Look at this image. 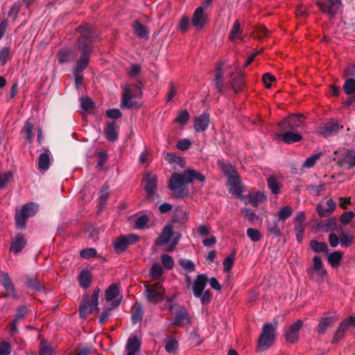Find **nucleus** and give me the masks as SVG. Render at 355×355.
Instances as JSON below:
<instances>
[{"label": "nucleus", "mask_w": 355, "mask_h": 355, "mask_svg": "<svg viewBox=\"0 0 355 355\" xmlns=\"http://www.w3.org/2000/svg\"><path fill=\"white\" fill-rule=\"evenodd\" d=\"M354 214L352 211H345L343 213L340 217V220L343 225L349 224L352 218H354Z\"/></svg>", "instance_id": "nucleus-61"}, {"label": "nucleus", "mask_w": 355, "mask_h": 355, "mask_svg": "<svg viewBox=\"0 0 355 355\" xmlns=\"http://www.w3.org/2000/svg\"><path fill=\"white\" fill-rule=\"evenodd\" d=\"M166 159L168 162L169 164H173V163H175L180 166H182L183 164V159L177 156L174 153H168L166 154Z\"/></svg>", "instance_id": "nucleus-57"}, {"label": "nucleus", "mask_w": 355, "mask_h": 355, "mask_svg": "<svg viewBox=\"0 0 355 355\" xmlns=\"http://www.w3.org/2000/svg\"><path fill=\"white\" fill-rule=\"evenodd\" d=\"M268 187L271 193L277 195L280 193L281 184L275 178H270L267 180Z\"/></svg>", "instance_id": "nucleus-44"}, {"label": "nucleus", "mask_w": 355, "mask_h": 355, "mask_svg": "<svg viewBox=\"0 0 355 355\" xmlns=\"http://www.w3.org/2000/svg\"><path fill=\"white\" fill-rule=\"evenodd\" d=\"M13 175L11 171H6L0 173V189L4 188L8 182L12 179Z\"/></svg>", "instance_id": "nucleus-51"}, {"label": "nucleus", "mask_w": 355, "mask_h": 355, "mask_svg": "<svg viewBox=\"0 0 355 355\" xmlns=\"http://www.w3.org/2000/svg\"><path fill=\"white\" fill-rule=\"evenodd\" d=\"M0 282L5 289H11L14 293V285L8 272L5 271L0 272Z\"/></svg>", "instance_id": "nucleus-38"}, {"label": "nucleus", "mask_w": 355, "mask_h": 355, "mask_svg": "<svg viewBox=\"0 0 355 355\" xmlns=\"http://www.w3.org/2000/svg\"><path fill=\"white\" fill-rule=\"evenodd\" d=\"M129 92L130 94H132V96L135 98H139L141 97L142 95V90L140 85L137 84L133 85H126L123 88V92Z\"/></svg>", "instance_id": "nucleus-35"}, {"label": "nucleus", "mask_w": 355, "mask_h": 355, "mask_svg": "<svg viewBox=\"0 0 355 355\" xmlns=\"http://www.w3.org/2000/svg\"><path fill=\"white\" fill-rule=\"evenodd\" d=\"M179 348L178 342L172 338H167L166 340L165 349L170 354H175Z\"/></svg>", "instance_id": "nucleus-41"}, {"label": "nucleus", "mask_w": 355, "mask_h": 355, "mask_svg": "<svg viewBox=\"0 0 355 355\" xmlns=\"http://www.w3.org/2000/svg\"><path fill=\"white\" fill-rule=\"evenodd\" d=\"M144 315V311L141 304L135 305L133 312L131 315L132 323L137 324L142 320Z\"/></svg>", "instance_id": "nucleus-42"}, {"label": "nucleus", "mask_w": 355, "mask_h": 355, "mask_svg": "<svg viewBox=\"0 0 355 355\" xmlns=\"http://www.w3.org/2000/svg\"><path fill=\"white\" fill-rule=\"evenodd\" d=\"M133 30L135 34L139 37H147L148 32L146 30L145 26L141 24V23L136 21L132 26Z\"/></svg>", "instance_id": "nucleus-45"}, {"label": "nucleus", "mask_w": 355, "mask_h": 355, "mask_svg": "<svg viewBox=\"0 0 355 355\" xmlns=\"http://www.w3.org/2000/svg\"><path fill=\"white\" fill-rule=\"evenodd\" d=\"M140 347L141 339L136 334H131L125 346L126 355H136Z\"/></svg>", "instance_id": "nucleus-17"}, {"label": "nucleus", "mask_w": 355, "mask_h": 355, "mask_svg": "<svg viewBox=\"0 0 355 355\" xmlns=\"http://www.w3.org/2000/svg\"><path fill=\"white\" fill-rule=\"evenodd\" d=\"M319 228L324 232H333L337 230V223L335 218H329L322 221L319 225Z\"/></svg>", "instance_id": "nucleus-29"}, {"label": "nucleus", "mask_w": 355, "mask_h": 355, "mask_svg": "<svg viewBox=\"0 0 355 355\" xmlns=\"http://www.w3.org/2000/svg\"><path fill=\"white\" fill-rule=\"evenodd\" d=\"M207 23L208 14L202 7H198L193 12L191 24L198 29H202Z\"/></svg>", "instance_id": "nucleus-12"}, {"label": "nucleus", "mask_w": 355, "mask_h": 355, "mask_svg": "<svg viewBox=\"0 0 355 355\" xmlns=\"http://www.w3.org/2000/svg\"><path fill=\"white\" fill-rule=\"evenodd\" d=\"M327 274V271L324 266L321 258L318 256H315L313 258V266L310 270L311 277L322 279Z\"/></svg>", "instance_id": "nucleus-13"}, {"label": "nucleus", "mask_w": 355, "mask_h": 355, "mask_svg": "<svg viewBox=\"0 0 355 355\" xmlns=\"http://www.w3.org/2000/svg\"><path fill=\"white\" fill-rule=\"evenodd\" d=\"M207 277L205 274L197 276L193 283L192 290L195 297L200 299L202 304H207L211 300V293L209 291H205L207 282Z\"/></svg>", "instance_id": "nucleus-5"}, {"label": "nucleus", "mask_w": 355, "mask_h": 355, "mask_svg": "<svg viewBox=\"0 0 355 355\" xmlns=\"http://www.w3.org/2000/svg\"><path fill=\"white\" fill-rule=\"evenodd\" d=\"M230 82L234 92H239L242 89L244 85L243 74L241 72L232 73L230 76Z\"/></svg>", "instance_id": "nucleus-22"}, {"label": "nucleus", "mask_w": 355, "mask_h": 355, "mask_svg": "<svg viewBox=\"0 0 355 355\" xmlns=\"http://www.w3.org/2000/svg\"><path fill=\"white\" fill-rule=\"evenodd\" d=\"M332 319L331 318H322L318 323L317 331L320 334H323L330 326Z\"/></svg>", "instance_id": "nucleus-46"}, {"label": "nucleus", "mask_w": 355, "mask_h": 355, "mask_svg": "<svg viewBox=\"0 0 355 355\" xmlns=\"http://www.w3.org/2000/svg\"><path fill=\"white\" fill-rule=\"evenodd\" d=\"M223 64L222 63L219 64L216 70H215V85L219 93H223L224 89V79H223Z\"/></svg>", "instance_id": "nucleus-26"}, {"label": "nucleus", "mask_w": 355, "mask_h": 355, "mask_svg": "<svg viewBox=\"0 0 355 355\" xmlns=\"http://www.w3.org/2000/svg\"><path fill=\"white\" fill-rule=\"evenodd\" d=\"M139 237L135 234L128 235H121L117 237L113 242V247L116 253H122L130 245H132L139 241Z\"/></svg>", "instance_id": "nucleus-8"}, {"label": "nucleus", "mask_w": 355, "mask_h": 355, "mask_svg": "<svg viewBox=\"0 0 355 355\" xmlns=\"http://www.w3.org/2000/svg\"><path fill=\"white\" fill-rule=\"evenodd\" d=\"M80 100L81 107L84 110L88 111L93 107V105H94L93 102L89 98L81 97L80 98Z\"/></svg>", "instance_id": "nucleus-62"}, {"label": "nucleus", "mask_w": 355, "mask_h": 355, "mask_svg": "<svg viewBox=\"0 0 355 355\" xmlns=\"http://www.w3.org/2000/svg\"><path fill=\"white\" fill-rule=\"evenodd\" d=\"M26 244V241L24 236L21 234H19L12 242L10 250L15 254H18L24 248Z\"/></svg>", "instance_id": "nucleus-25"}, {"label": "nucleus", "mask_w": 355, "mask_h": 355, "mask_svg": "<svg viewBox=\"0 0 355 355\" xmlns=\"http://www.w3.org/2000/svg\"><path fill=\"white\" fill-rule=\"evenodd\" d=\"M190 118L189 113L187 110H181L175 118V121L181 125H184Z\"/></svg>", "instance_id": "nucleus-48"}, {"label": "nucleus", "mask_w": 355, "mask_h": 355, "mask_svg": "<svg viewBox=\"0 0 355 355\" xmlns=\"http://www.w3.org/2000/svg\"><path fill=\"white\" fill-rule=\"evenodd\" d=\"M9 59H10V49L3 47L0 50V62L4 64Z\"/></svg>", "instance_id": "nucleus-60"}, {"label": "nucleus", "mask_w": 355, "mask_h": 355, "mask_svg": "<svg viewBox=\"0 0 355 355\" xmlns=\"http://www.w3.org/2000/svg\"><path fill=\"white\" fill-rule=\"evenodd\" d=\"M135 98L132 94H129V92H123V98L121 103V107L122 109H130L137 107V103L132 100Z\"/></svg>", "instance_id": "nucleus-32"}, {"label": "nucleus", "mask_w": 355, "mask_h": 355, "mask_svg": "<svg viewBox=\"0 0 355 355\" xmlns=\"http://www.w3.org/2000/svg\"><path fill=\"white\" fill-rule=\"evenodd\" d=\"M151 276L153 278L157 279L160 277L163 273V269L159 263H154L151 268Z\"/></svg>", "instance_id": "nucleus-58"}, {"label": "nucleus", "mask_w": 355, "mask_h": 355, "mask_svg": "<svg viewBox=\"0 0 355 355\" xmlns=\"http://www.w3.org/2000/svg\"><path fill=\"white\" fill-rule=\"evenodd\" d=\"M227 182L230 187V191L233 195L237 197L241 196L242 189L238 175H230V177L228 178Z\"/></svg>", "instance_id": "nucleus-21"}, {"label": "nucleus", "mask_w": 355, "mask_h": 355, "mask_svg": "<svg viewBox=\"0 0 355 355\" xmlns=\"http://www.w3.org/2000/svg\"><path fill=\"white\" fill-rule=\"evenodd\" d=\"M265 198V196L262 192L250 193L247 197L248 203L253 207H257L259 203L263 202Z\"/></svg>", "instance_id": "nucleus-34"}, {"label": "nucleus", "mask_w": 355, "mask_h": 355, "mask_svg": "<svg viewBox=\"0 0 355 355\" xmlns=\"http://www.w3.org/2000/svg\"><path fill=\"white\" fill-rule=\"evenodd\" d=\"M303 125V117L302 115H291L279 123L282 130H296Z\"/></svg>", "instance_id": "nucleus-11"}, {"label": "nucleus", "mask_w": 355, "mask_h": 355, "mask_svg": "<svg viewBox=\"0 0 355 355\" xmlns=\"http://www.w3.org/2000/svg\"><path fill=\"white\" fill-rule=\"evenodd\" d=\"M354 238L347 233H342L340 235V243L343 247H349L353 242Z\"/></svg>", "instance_id": "nucleus-52"}, {"label": "nucleus", "mask_w": 355, "mask_h": 355, "mask_svg": "<svg viewBox=\"0 0 355 355\" xmlns=\"http://www.w3.org/2000/svg\"><path fill=\"white\" fill-rule=\"evenodd\" d=\"M343 89L347 94H352L355 92V80L352 78L347 79L344 85Z\"/></svg>", "instance_id": "nucleus-53"}, {"label": "nucleus", "mask_w": 355, "mask_h": 355, "mask_svg": "<svg viewBox=\"0 0 355 355\" xmlns=\"http://www.w3.org/2000/svg\"><path fill=\"white\" fill-rule=\"evenodd\" d=\"M318 5L324 12L334 16L341 5V0H321L318 2Z\"/></svg>", "instance_id": "nucleus-14"}, {"label": "nucleus", "mask_w": 355, "mask_h": 355, "mask_svg": "<svg viewBox=\"0 0 355 355\" xmlns=\"http://www.w3.org/2000/svg\"><path fill=\"white\" fill-rule=\"evenodd\" d=\"M50 152L49 150H44V152L40 154L38 160V168L40 170L46 171L49 168Z\"/></svg>", "instance_id": "nucleus-31"}, {"label": "nucleus", "mask_w": 355, "mask_h": 355, "mask_svg": "<svg viewBox=\"0 0 355 355\" xmlns=\"http://www.w3.org/2000/svg\"><path fill=\"white\" fill-rule=\"evenodd\" d=\"M144 288L146 299L149 302L157 304L163 300H165L167 302H171V298L165 297V288L161 282L146 284Z\"/></svg>", "instance_id": "nucleus-6"}, {"label": "nucleus", "mask_w": 355, "mask_h": 355, "mask_svg": "<svg viewBox=\"0 0 355 355\" xmlns=\"http://www.w3.org/2000/svg\"><path fill=\"white\" fill-rule=\"evenodd\" d=\"M38 209L37 204L33 202L24 205L19 211L15 214L16 225L19 228L26 227V220L29 217L34 216Z\"/></svg>", "instance_id": "nucleus-7"}, {"label": "nucleus", "mask_w": 355, "mask_h": 355, "mask_svg": "<svg viewBox=\"0 0 355 355\" xmlns=\"http://www.w3.org/2000/svg\"><path fill=\"white\" fill-rule=\"evenodd\" d=\"M310 246L311 249L315 252H328V246L325 243L318 242L315 240H312L310 242Z\"/></svg>", "instance_id": "nucleus-43"}, {"label": "nucleus", "mask_w": 355, "mask_h": 355, "mask_svg": "<svg viewBox=\"0 0 355 355\" xmlns=\"http://www.w3.org/2000/svg\"><path fill=\"white\" fill-rule=\"evenodd\" d=\"M336 209V202L332 200H328L325 205L319 204L317 206V211L320 217L330 216Z\"/></svg>", "instance_id": "nucleus-19"}, {"label": "nucleus", "mask_w": 355, "mask_h": 355, "mask_svg": "<svg viewBox=\"0 0 355 355\" xmlns=\"http://www.w3.org/2000/svg\"><path fill=\"white\" fill-rule=\"evenodd\" d=\"M342 128H343V125L332 119L318 127L317 133L324 138H327L336 135Z\"/></svg>", "instance_id": "nucleus-9"}, {"label": "nucleus", "mask_w": 355, "mask_h": 355, "mask_svg": "<svg viewBox=\"0 0 355 355\" xmlns=\"http://www.w3.org/2000/svg\"><path fill=\"white\" fill-rule=\"evenodd\" d=\"M100 289L96 288L94 289L91 297L85 295L83 296L79 307V314L81 318H85L88 314H91L98 309V296Z\"/></svg>", "instance_id": "nucleus-4"}, {"label": "nucleus", "mask_w": 355, "mask_h": 355, "mask_svg": "<svg viewBox=\"0 0 355 355\" xmlns=\"http://www.w3.org/2000/svg\"><path fill=\"white\" fill-rule=\"evenodd\" d=\"M106 139L110 141H115L118 139V128L114 123H109L105 128Z\"/></svg>", "instance_id": "nucleus-27"}, {"label": "nucleus", "mask_w": 355, "mask_h": 355, "mask_svg": "<svg viewBox=\"0 0 355 355\" xmlns=\"http://www.w3.org/2000/svg\"><path fill=\"white\" fill-rule=\"evenodd\" d=\"M11 353V346L6 341L0 343V355H9Z\"/></svg>", "instance_id": "nucleus-64"}, {"label": "nucleus", "mask_w": 355, "mask_h": 355, "mask_svg": "<svg viewBox=\"0 0 355 355\" xmlns=\"http://www.w3.org/2000/svg\"><path fill=\"white\" fill-rule=\"evenodd\" d=\"M195 180L202 182L205 181V177L191 168L185 170L182 173L174 172L168 180V187L174 192L176 198H182L189 193V189L184 185L192 184Z\"/></svg>", "instance_id": "nucleus-1"}, {"label": "nucleus", "mask_w": 355, "mask_h": 355, "mask_svg": "<svg viewBox=\"0 0 355 355\" xmlns=\"http://www.w3.org/2000/svg\"><path fill=\"white\" fill-rule=\"evenodd\" d=\"M119 304H120V301H119V300H116V301H115V302L112 304V308H110V309H106V310L103 311L101 313V315H100V318H99V320H100V322H101L102 324H103L104 322H105L108 320V318H109V315H110V310H111L112 309H114V308H115V307L118 306L119 305Z\"/></svg>", "instance_id": "nucleus-55"}, {"label": "nucleus", "mask_w": 355, "mask_h": 355, "mask_svg": "<svg viewBox=\"0 0 355 355\" xmlns=\"http://www.w3.org/2000/svg\"><path fill=\"white\" fill-rule=\"evenodd\" d=\"M343 253L340 251H335L327 256V261L333 268L338 267L343 259Z\"/></svg>", "instance_id": "nucleus-33"}, {"label": "nucleus", "mask_w": 355, "mask_h": 355, "mask_svg": "<svg viewBox=\"0 0 355 355\" xmlns=\"http://www.w3.org/2000/svg\"><path fill=\"white\" fill-rule=\"evenodd\" d=\"M92 276L91 274L86 270H83L79 275V284L82 288H87L91 284Z\"/></svg>", "instance_id": "nucleus-39"}, {"label": "nucleus", "mask_w": 355, "mask_h": 355, "mask_svg": "<svg viewBox=\"0 0 355 355\" xmlns=\"http://www.w3.org/2000/svg\"><path fill=\"white\" fill-rule=\"evenodd\" d=\"M285 130L286 132L284 133L277 135L284 143L290 144L301 141L302 136L300 134L293 132V130Z\"/></svg>", "instance_id": "nucleus-24"}, {"label": "nucleus", "mask_w": 355, "mask_h": 355, "mask_svg": "<svg viewBox=\"0 0 355 355\" xmlns=\"http://www.w3.org/2000/svg\"><path fill=\"white\" fill-rule=\"evenodd\" d=\"M293 209L290 206H285L282 207L277 213V219L281 221L282 224L284 223L286 220L288 218L293 214Z\"/></svg>", "instance_id": "nucleus-37"}, {"label": "nucleus", "mask_w": 355, "mask_h": 355, "mask_svg": "<svg viewBox=\"0 0 355 355\" xmlns=\"http://www.w3.org/2000/svg\"><path fill=\"white\" fill-rule=\"evenodd\" d=\"M32 130L33 125L28 121H27L24 127L23 132L25 133L26 139L28 141H31L33 137L32 134Z\"/></svg>", "instance_id": "nucleus-63"}, {"label": "nucleus", "mask_w": 355, "mask_h": 355, "mask_svg": "<svg viewBox=\"0 0 355 355\" xmlns=\"http://www.w3.org/2000/svg\"><path fill=\"white\" fill-rule=\"evenodd\" d=\"M189 26V17L187 16H183L179 21V24H178L179 31H181L182 33H185L188 31Z\"/></svg>", "instance_id": "nucleus-59"}, {"label": "nucleus", "mask_w": 355, "mask_h": 355, "mask_svg": "<svg viewBox=\"0 0 355 355\" xmlns=\"http://www.w3.org/2000/svg\"><path fill=\"white\" fill-rule=\"evenodd\" d=\"M178 263L188 272H193L196 269V265L191 260L180 259Z\"/></svg>", "instance_id": "nucleus-47"}, {"label": "nucleus", "mask_w": 355, "mask_h": 355, "mask_svg": "<svg viewBox=\"0 0 355 355\" xmlns=\"http://www.w3.org/2000/svg\"><path fill=\"white\" fill-rule=\"evenodd\" d=\"M58 57L60 63H67L73 60L76 58V55L70 49H62L58 51Z\"/></svg>", "instance_id": "nucleus-28"}, {"label": "nucleus", "mask_w": 355, "mask_h": 355, "mask_svg": "<svg viewBox=\"0 0 355 355\" xmlns=\"http://www.w3.org/2000/svg\"><path fill=\"white\" fill-rule=\"evenodd\" d=\"M281 221H279L278 219H275L272 222H268L267 224L268 230L275 236H279L282 235L281 227L279 225Z\"/></svg>", "instance_id": "nucleus-36"}, {"label": "nucleus", "mask_w": 355, "mask_h": 355, "mask_svg": "<svg viewBox=\"0 0 355 355\" xmlns=\"http://www.w3.org/2000/svg\"><path fill=\"white\" fill-rule=\"evenodd\" d=\"M322 155V153H319L311 155V157L306 159V161L303 164V166L304 168H308L313 167L316 163V162L320 159Z\"/></svg>", "instance_id": "nucleus-50"}, {"label": "nucleus", "mask_w": 355, "mask_h": 355, "mask_svg": "<svg viewBox=\"0 0 355 355\" xmlns=\"http://www.w3.org/2000/svg\"><path fill=\"white\" fill-rule=\"evenodd\" d=\"M161 261H162V264L164 265V266L166 268L171 270L173 268V266H174L173 259L168 254H166L162 255Z\"/></svg>", "instance_id": "nucleus-56"}, {"label": "nucleus", "mask_w": 355, "mask_h": 355, "mask_svg": "<svg viewBox=\"0 0 355 355\" xmlns=\"http://www.w3.org/2000/svg\"><path fill=\"white\" fill-rule=\"evenodd\" d=\"M78 30L80 33V37L78 40L77 46L82 54L77 61L74 71L82 72L88 65L89 55L92 52V47L89 44L94 40L96 35L94 34V28L89 25L80 26Z\"/></svg>", "instance_id": "nucleus-2"}, {"label": "nucleus", "mask_w": 355, "mask_h": 355, "mask_svg": "<svg viewBox=\"0 0 355 355\" xmlns=\"http://www.w3.org/2000/svg\"><path fill=\"white\" fill-rule=\"evenodd\" d=\"M189 322V315L187 312L184 309H180L177 311L175 316V322L180 323V322Z\"/></svg>", "instance_id": "nucleus-49"}, {"label": "nucleus", "mask_w": 355, "mask_h": 355, "mask_svg": "<svg viewBox=\"0 0 355 355\" xmlns=\"http://www.w3.org/2000/svg\"><path fill=\"white\" fill-rule=\"evenodd\" d=\"M28 313V307L26 306H20L17 309L16 314L13 322L10 325V335L14 336L18 332L17 323L23 320Z\"/></svg>", "instance_id": "nucleus-16"}, {"label": "nucleus", "mask_w": 355, "mask_h": 355, "mask_svg": "<svg viewBox=\"0 0 355 355\" xmlns=\"http://www.w3.org/2000/svg\"><path fill=\"white\" fill-rule=\"evenodd\" d=\"M351 327H355V317L353 316H350L340 324L334 336L332 343L336 344L341 340L345 336V332L349 330Z\"/></svg>", "instance_id": "nucleus-10"}, {"label": "nucleus", "mask_w": 355, "mask_h": 355, "mask_svg": "<svg viewBox=\"0 0 355 355\" xmlns=\"http://www.w3.org/2000/svg\"><path fill=\"white\" fill-rule=\"evenodd\" d=\"M119 294V287L116 284H111L105 291V298L106 301H112Z\"/></svg>", "instance_id": "nucleus-40"}, {"label": "nucleus", "mask_w": 355, "mask_h": 355, "mask_svg": "<svg viewBox=\"0 0 355 355\" xmlns=\"http://www.w3.org/2000/svg\"><path fill=\"white\" fill-rule=\"evenodd\" d=\"M303 322L301 320H298L294 322L291 326L286 331L285 337L287 341L290 343H295L298 340L299 331L302 328Z\"/></svg>", "instance_id": "nucleus-15"}, {"label": "nucleus", "mask_w": 355, "mask_h": 355, "mask_svg": "<svg viewBox=\"0 0 355 355\" xmlns=\"http://www.w3.org/2000/svg\"><path fill=\"white\" fill-rule=\"evenodd\" d=\"M145 191L147 193V198H150L155 193L157 184V176L148 173L145 178Z\"/></svg>", "instance_id": "nucleus-18"}, {"label": "nucleus", "mask_w": 355, "mask_h": 355, "mask_svg": "<svg viewBox=\"0 0 355 355\" xmlns=\"http://www.w3.org/2000/svg\"><path fill=\"white\" fill-rule=\"evenodd\" d=\"M173 225L169 224L165 226L157 239L155 241L157 245H162L167 243L173 236Z\"/></svg>", "instance_id": "nucleus-23"}, {"label": "nucleus", "mask_w": 355, "mask_h": 355, "mask_svg": "<svg viewBox=\"0 0 355 355\" xmlns=\"http://www.w3.org/2000/svg\"><path fill=\"white\" fill-rule=\"evenodd\" d=\"M277 324L278 321L277 320H274L272 323L263 324L258 340L257 348L259 351H265L273 345L276 339Z\"/></svg>", "instance_id": "nucleus-3"}, {"label": "nucleus", "mask_w": 355, "mask_h": 355, "mask_svg": "<svg viewBox=\"0 0 355 355\" xmlns=\"http://www.w3.org/2000/svg\"><path fill=\"white\" fill-rule=\"evenodd\" d=\"M209 124V116L203 113L198 116L194 121L193 128L196 132H200L206 130Z\"/></svg>", "instance_id": "nucleus-20"}, {"label": "nucleus", "mask_w": 355, "mask_h": 355, "mask_svg": "<svg viewBox=\"0 0 355 355\" xmlns=\"http://www.w3.org/2000/svg\"><path fill=\"white\" fill-rule=\"evenodd\" d=\"M247 235L254 242L260 241L261 238V232L254 228H248L247 230Z\"/></svg>", "instance_id": "nucleus-54"}, {"label": "nucleus", "mask_w": 355, "mask_h": 355, "mask_svg": "<svg viewBox=\"0 0 355 355\" xmlns=\"http://www.w3.org/2000/svg\"><path fill=\"white\" fill-rule=\"evenodd\" d=\"M232 42H236L243 38V31L240 28V24L238 20H236L233 24L229 36Z\"/></svg>", "instance_id": "nucleus-30"}]
</instances>
